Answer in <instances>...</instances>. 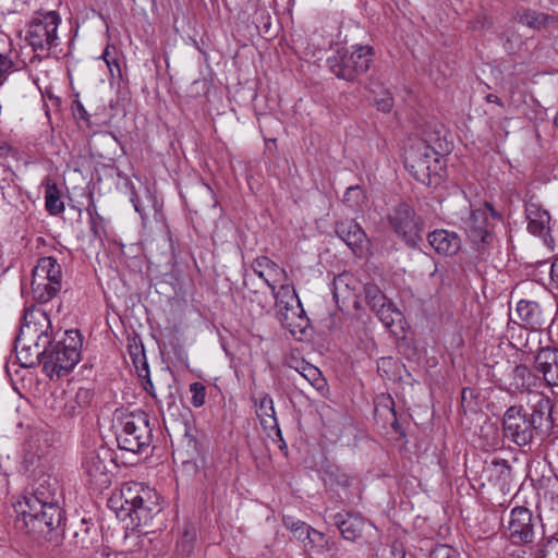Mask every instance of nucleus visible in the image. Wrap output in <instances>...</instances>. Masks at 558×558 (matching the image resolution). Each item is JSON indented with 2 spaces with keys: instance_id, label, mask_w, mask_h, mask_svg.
Masks as SVG:
<instances>
[{
  "instance_id": "e433bc0d",
  "label": "nucleus",
  "mask_w": 558,
  "mask_h": 558,
  "mask_svg": "<svg viewBox=\"0 0 558 558\" xmlns=\"http://www.w3.org/2000/svg\"><path fill=\"white\" fill-rule=\"evenodd\" d=\"M542 558H558V538L548 539L544 544Z\"/></svg>"
},
{
  "instance_id": "39448f33",
  "label": "nucleus",
  "mask_w": 558,
  "mask_h": 558,
  "mask_svg": "<svg viewBox=\"0 0 558 558\" xmlns=\"http://www.w3.org/2000/svg\"><path fill=\"white\" fill-rule=\"evenodd\" d=\"M274 296L280 323L293 336L303 335L308 326V319L294 288L291 284H281L280 289L274 292Z\"/></svg>"
},
{
  "instance_id": "de8ad7c7",
  "label": "nucleus",
  "mask_w": 558,
  "mask_h": 558,
  "mask_svg": "<svg viewBox=\"0 0 558 558\" xmlns=\"http://www.w3.org/2000/svg\"><path fill=\"white\" fill-rule=\"evenodd\" d=\"M117 66L118 68V62L116 59H110V68H109V71L112 73V66Z\"/></svg>"
},
{
  "instance_id": "1a4fd4ad",
  "label": "nucleus",
  "mask_w": 558,
  "mask_h": 558,
  "mask_svg": "<svg viewBox=\"0 0 558 558\" xmlns=\"http://www.w3.org/2000/svg\"><path fill=\"white\" fill-rule=\"evenodd\" d=\"M61 22L56 11L37 12L28 23L26 40L34 51H48L56 45Z\"/></svg>"
},
{
  "instance_id": "4468645a",
  "label": "nucleus",
  "mask_w": 558,
  "mask_h": 558,
  "mask_svg": "<svg viewBox=\"0 0 558 558\" xmlns=\"http://www.w3.org/2000/svg\"><path fill=\"white\" fill-rule=\"evenodd\" d=\"M504 430L506 436L517 445L524 446L533 439L531 423L521 407H511L504 416Z\"/></svg>"
},
{
  "instance_id": "dca6fc26",
  "label": "nucleus",
  "mask_w": 558,
  "mask_h": 558,
  "mask_svg": "<svg viewBox=\"0 0 558 558\" xmlns=\"http://www.w3.org/2000/svg\"><path fill=\"white\" fill-rule=\"evenodd\" d=\"M336 233L356 256H363L366 253L368 244L366 233L353 220L338 222Z\"/></svg>"
},
{
  "instance_id": "2f4dec72",
  "label": "nucleus",
  "mask_w": 558,
  "mask_h": 558,
  "mask_svg": "<svg viewBox=\"0 0 558 558\" xmlns=\"http://www.w3.org/2000/svg\"><path fill=\"white\" fill-rule=\"evenodd\" d=\"M191 403L195 408H201L206 401V388L202 383H193L190 385Z\"/></svg>"
},
{
  "instance_id": "bb28decb",
  "label": "nucleus",
  "mask_w": 558,
  "mask_h": 558,
  "mask_svg": "<svg viewBox=\"0 0 558 558\" xmlns=\"http://www.w3.org/2000/svg\"><path fill=\"white\" fill-rule=\"evenodd\" d=\"M45 205L51 215H59L64 210V204L61 201L60 191L56 183L50 180L45 181Z\"/></svg>"
},
{
  "instance_id": "7c9ffc66",
  "label": "nucleus",
  "mask_w": 558,
  "mask_h": 558,
  "mask_svg": "<svg viewBox=\"0 0 558 558\" xmlns=\"http://www.w3.org/2000/svg\"><path fill=\"white\" fill-rule=\"evenodd\" d=\"M365 195L363 190L359 186H350L347 189L343 201L351 208H356L364 201Z\"/></svg>"
},
{
  "instance_id": "b1692460",
  "label": "nucleus",
  "mask_w": 558,
  "mask_h": 558,
  "mask_svg": "<svg viewBox=\"0 0 558 558\" xmlns=\"http://www.w3.org/2000/svg\"><path fill=\"white\" fill-rule=\"evenodd\" d=\"M255 404L257 407L256 413L260 420V424L264 426L265 429H277L278 423L275 415V408H274V401L268 395H262L259 398L255 401Z\"/></svg>"
},
{
  "instance_id": "a19ab883",
  "label": "nucleus",
  "mask_w": 558,
  "mask_h": 558,
  "mask_svg": "<svg viewBox=\"0 0 558 558\" xmlns=\"http://www.w3.org/2000/svg\"><path fill=\"white\" fill-rule=\"evenodd\" d=\"M550 286L558 290V255L554 258L550 267Z\"/></svg>"
},
{
  "instance_id": "a18cd8bd",
  "label": "nucleus",
  "mask_w": 558,
  "mask_h": 558,
  "mask_svg": "<svg viewBox=\"0 0 558 558\" xmlns=\"http://www.w3.org/2000/svg\"><path fill=\"white\" fill-rule=\"evenodd\" d=\"M109 46L106 48V50L104 51L101 58L104 59V61L107 63V66L110 68V51H109Z\"/></svg>"
},
{
  "instance_id": "ddd939ff",
  "label": "nucleus",
  "mask_w": 558,
  "mask_h": 558,
  "mask_svg": "<svg viewBox=\"0 0 558 558\" xmlns=\"http://www.w3.org/2000/svg\"><path fill=\"white\" fill-rule=\"evenodd\" d=\"M495 218L494 210L487 205L473 209L463 220V227L475 244H487L492 241L490 220Z\"/></svg>"
},
{
  "instance_id": "6ab92c4d",
  "label": "nucleus",
  "mask_w": 558,
  "mask_h": 558,
  "mask_svg": "<svg viewBox=\"0 0 558 558\" xmlns=\"http://www.w3.org/2000/svg\"><path fill=\"white\" fill-rule=\"evenodd\" d=\"M535 368L548 386L558 387V350L542 349L535 359Z\"/></svg>"
},
{
  "instance_id": "4be33fe9",
  "label": "nucleus",
  "mask_w": 558,
  "mask_h": 558,
  "mask_svg": "<svg viewBox=\"0 0 558 558\" xmlns=\"http://www.w3.org/2000/svg\"><path fill=\"white\" fill-rule=\"evenodd\" d=\"M335 523L340 530L342 537L352 542L362 536V532L365 525V522L362 518L350 514L343 517L341 513L335 515Z\"/></svg>"
},
{
  "instance_id": "c9c22d12",
  "label": "nucleus",
  "mask_w": 558,
  "mask_h": 558,
  "mask_svg": "<svg viewBox=\"0 0 558 558\" xmlns=\"http://www.w3.org/2000/svg\"><path fill=\"white\" fill-rule=\"evenodd\" d=\"M15 349L17 351V356L22 361V364L25 366H33L35 362H39L36 357L33 355V350H23L21 345H19V336L15 340Z\"/></svg>"
},
{
  "instance_id": "f257e3e1",
  "label": "nucleus",
  "mask_w": 558,
  "mask_h": 558,
  "mask_svg": "<svg viewBox=\"0 0 558 558\" xmlns=\"http://www.w3.org/2000/svg\"><path fill=\"white\" fill-rule=\"evenodd\" d=\"M49 316L39 308L25 312L19 332V345L33 350L44 373L53 378L70 372L80 361L82 340L77 330H66L61 340L51 343Z\"/></svg>"
},
{
  "instance_id": "6e6552de",
  "label": "nucleus",
  "mask_w": 558,
  "mask_h": 558,
  "mask_svg": "<svg viewBox=\"0 0 558 558\" xmlns=\"http://www.w3.org/2000/svg\"><path fill=\"white\" fill-rule=\"evenodd\" d=\"M62 271L56 258L47 256L40 258L32 278V291L39 302H48L61 289Z\"/></svg>"
},
{
  "instance_id": "5701e85b",
  "label": "nucleus",
  "mask_w": 558,
  "mask_h": 558,
  "mask_svg": "<svg viewBox=\"0 0 558 558\" xmlns=\"http://www.w3.org/2000/svg\"><path fill=\"white\" fill-rule=\"evenodd\" d=\"M304 548L307 551L314 553H331L333 556L338 551V546L336 542L331 538L327 537L324 533L311 527V531L307 532V539L304 544Z\"/></svg>"
},
{
  "instance_id": "ea45409f",
  "label": "nucleus",
  "mask_w": 558,
  "mask_h": 558,
  "mask_svg": "<svg viewBox=\"0 0 558 558\" xmlns=\"http://www.w3.org/2000/svg\"><path fill=\"white\" fill-rule=\"evenodd\" d=\"M75 398L80 405H86L90 402L93 395L90 390L81 388L77 390Z\"/></svg>"
},
{
  "instance_id": "423d86ee",
  "label": "nucleus",
  "mask_w": 558,
  "mask_h": 558,
  "mask_svg": "<svg viewBox=\"0 0 558 558\" xmlns=\"http://www.w3.org/2000/svg\"><path fill=\"white\" fill-rule=\"evenodd\" d=\"M153 434L148 417L143 412L126 414L117 434L118 446L122 450L140 452L151 442Z\"/></svg>"
},
{
  "instance_id": "37998d69",
  "label": "nucleus",
  "mask_w": 558,
  "mask_h": 558,
  "mask_svg": "<svg viewBox=\"0 0 558 558\" xmlns=\"http://www.w3.org/2000/svg\"><path fill=\"white\" fill-rule=\"evenodd\" d=\"M284 526L290 530L292 533L298 530L299 527H302L305 522L300 520H294L290 517L283 519Z\"/></svg>"
},
{
  "instance_id": "f3484780",
  "label": "nucleus",
  "mask_w": 558,
  "mask_h": 558,
  "mask_svg": "<svg viewBox=\"0 0 558 558\" xmlns=\"http://www.w3.org/2000/svg\"><path fill=\"white\" fill-rule=\"evenodd\" d=\"M363 286L361 281L350 272H343L333 279V298L337 303H352L355 307L359 304L357 296Z\"/></svg>"
},
{
  "instance_id": "49530a36",
  "label": "nucleus",
  "mask_w": 558,
  "mask_h": 558,
  "mask_svg": "<svg viewBox=\"0 0 558 558\" xmlns=\"http://www.w3.org/2000/svg\"><path fill=\"white\" fill-rule=\"evenodd\" d=\"M145 389L151 395L155 397V392H154V385L153 383L150 381V379H148L145 384Z\"/></svg>"
},
{
  "instance_id": "c85d7f7f",
  "label": "nucleus",
  "mask_w": 558,
  "mask_h": 558,
  "mask_svg": "<svg viewBox=\"0 0 558 558\" xmlns=\"http://www.w3.org/2000/svg\"><path fill=\"white\" fill-rule=\"evenodd\" d=\"M512 386L515 389H529L533 385L531 371L524 365H517L512 371Z\"/></svg>"
},
{
  "instance_id": "9d476101",
  "label": "nucleus",
  "mask_w": 558,
  "mask_h": 558,
  "mask_svg": "<svg viewBox=\"0 0 558 558\" xmlns=\"http://www.w3.org/2000/svg\"><path fill=\"white\" fill-rule=\"evenodd\" d=\"M388 221L395 233L407 244L414 246L421 240L423 221L410 205H397L388 215Z\"/></svg>"
},
{
  "instance_id": "0eeeda50",
  "label": "nucleus",
  "mask_w": 558,
  "mask_h": 558,
  "mask_svg": "<svg viewBox=\"0 0 558 558\" xmlns=\"http://www.w3.org/2000/svg\"><path fill=\"white\" fill-rule=\"evenodd\" d=\"M372 53L368 46H353L352 50L339 49L335 56L328 58V64L339 78L352 81L368 70Z\"/></svg>"
},
{
  "instance_id": "72a5a7b5",
  "label": "nucleus",
  "mask_w": 558,
  "mask_h": 558,
  "mask_svg": "<svg viewBox=\"0 0 558 558\" xmlns=\"http://www.w3.org/2000/svg\"><path fill=\"white\" fill-rule=\"evenodd\" d=\"M363 289L365 291V298L372 310H376L378 304H381L386 299V296L375 286L363 287Z\"/></svg>"
},
{
  "instance_id": "79ce46f5",
  "label": "nucleus",
  "mask_w": 558,
  "mask_h": 558,
  "mask_svg": "<svg viewBox=\"0 0 558 558\" xmlns=\"http://www.w3.org/2000/svg\"><path fill=\"white\" fill-rule=\"evenodd\" d=\"M311 525L305 523L302 527H299L292 534L296 539L301 541L304 545L307 539V532L311 531Z\"/></svg>"
},
{
  "instance_id": "20e7f679",
  "label": "nucleus",
  "mask_w": 558,
  "mask_h": 558,
  "mask_svg": "<svg viewBox=\"0 0 558 558\" xmlns=\"http://www.w3.org/2000/svg\"><path fill=\"white\" fill-rule=\"evenodd\" d=\"M404 163L416 181L427 186L440 183L446 167L442 155L425 141H414L404 151Z\"/></svg>"
},
{
  "instance_id": "aec40b11",
  "label": "nucleus",
  "mask_w": 558,
  "mask_h": 558,
  "mask_svg": "<svg viewBox=\"0 0 558 558\" xmlns=\"http://www.w3.org/2000/svg\"><path fill=\"white\" fill-rule=\"evenodd\" d=\"M428 242L435 252L442 256H453L461 248L460 236L456 232L445 229L429 233Z\"/></svg>"
},
{
  "instance_id": "58836bf2",
  "label": "nucleus",
  "mask_w": 558,
  "mask_h": 558,
  "mask_svg": "<svg viewBox=\"0 0 558 558\" xmlns=\"http://www.w3.org/2000/svg\"><path fill=\"white\" fill-rule=\"evenodd\" d=\"M378 110L383 112H389L392 109L393 100L389 93H386L385 96L375 101Z\"/></svg>"
},
{
  "instance_id": "cd10ccee",
  "label": "nucleus",
  "mask_w": 558,
  "mask_h": 558,
  "mask_svg": "<svg viewBox=\"0 0 558 558\" xmlns=\"http://www.w3.org/2000/svg\"><path fill=\"white\" fill-rule=\"evenodd\" d=\"M300 377L306 380L312 387H314L317 391L323 392L327 383L324 378L322 372L316 366L303 363L300 368H296Z\"/></svg>"
},
{
  "instance_id": "f8f14e48",
  "label": "nucleus",
  "mask_w": 558,
  "mask_h": 558,
  "mask_svg": "<svg viewBox=\"0 0 558 558\" xmlns=\"http://www.w3.org/2000/svg\"><path fill=\"white\" fill-rule=\"evenodd\" d=\"M504 527L506 536L515 545L533 541L534 520L532 512L525 507L513 508Z\"/></svg>"
},
{
  "instance_id": "c756f323",
  "label": "nucleus",
  "mask_w": 558,
  "mask_h": 558,
  "mask_svg": "<svg viewBox=\"0 0 558 558\" xmlns=\"http://www.w3.org/2000/svg\"><path fill=\"white\" fill-rule=\"evenodd\" d=\"M546 410H548V400L541 398L529 420L532 430L542 426Z\"/></svg>"
},
{
  "instance_id": "c03bdc74",
  "label": "nucleus",
  "mask_w": 558,
  "mask_h": 558,
  "mask_svg": "<svg viewBox=\"0 0 558 558\" xmlns=\"http://www.w3.org/2000/svg\"><path fill=\"white\" fill-rule=\"evenodd\" d=\"M96 558H117V554L112 553L109 548H102Z\"/></svg>"
},
{
  "instance_id": "a211bd4d",
  "label": "nucleus",
  "mask_w": 558,
  "mask_h": 558,
  "mask_svg": "<svg viewBox=\"0 0 558 558\" xmlns=\"http://www.w3.org/2000/svg\"><path fill=\"white\" fill-rule=\"evenodd\" d=\"M253 271L263 279L272 292H276L277 287L288 284L287 272L283 268L279 267L276 263L266 256L257 257L252 264Z\"/></svg>"
},
{
  "instance_id": "412c9836",
  "label": "nucleus",
  "mask_w": 558,
  "mask_h": 558,
  "mask_svg": "<svg viewBox=\"0 0 558 558\" xmlns=\"http://www.w3.org/2000/svg\"><path fill=\"white\" fill-rule=\"evenodd\" d=\"M515 313L526 329L538 330L545 323L543 312L536 302L521 300L517 304Z\"/></svg>"
},
{
  "instance_id": "4c0bfd02",
  "label": "nucleus",
  "mask_w": 558,
  "mask_h": 558,
  "mask_svg": "<svg viewBox=\"0 0 558 558\" xmlns=\"http://www.w3.org/2000/svg\"><path fill=\"white\" fill-rule=\"evenodd\" d=\"M454 549L448 545H437L430 553V558H454Z\"/></svg>"
},
{
  "instance_id": "9b49d317",
  "label": "nucleus",
  "mask_w": 558,
  "mask_h": 558,
  "mask_svg": "<svg viewBox=\"0 0 558 558\" xmlns=\"http://www.w3.org/2000/svg\"><path fill=\"white\" fill-rule=\"evenodd\" d=\"M113 459L107 448L87 451L83 458L82 468L88 482L99 488L107 487L111 482L109 465Z\"/></svg>"
},
{
  "instance_id": "f704fd0d",
  "label": "nucleus",
  "mask_w": 558,
  "mask_h": 558,
  "mask_svg": "<svg viewBox=\"0 0 558 558\" xmlns=\"http://www.w3.org/2000/svg\"><path fill=\"white\" fill-rule=\"evenodd\" d=\"M196 538V533L193 529H185L181 539L178 543L179 548L183 554H189L192 550V545Z\"/></svg>"
},
{
  "instance_id": "2eb2a0df",
  "label": "nucleus",
  "mask_w": 558,
  "mask_h": 558,
  "mask_svg": "<svg viewBox=\"0 0 558 558\" xmlns=\"http://www.w3.org/2000/svg\"><path fill=\"white\" fill-rule=\"evenodd\" d=\"M525 218L530 233L543 239L545 245L554 248V239L550 235V215L541 204L529 201L525 205Z\"/></svg>"
},
{
  "instance_id": "7ed1b4c3",
  "label": "nucleus",
  "mask_w": 558,
  "mask_h": 558,
  "mask_svg": "<svg viewBox=\"0 0 558 558\" xmlns=\"http://www.w3.org/2000/svg\"><path fill=\"white\" fill-rule=\"evenodd\" d=\"M159 494L137 482L124 483L108 499L109 509L121 520H131L134 527L147 526L160 512Z\"/></svg>"
},
{
  "instance_id": "f03ea898",
  "label": "nucleus",
  "mask_w": 558,
  "mask_h": 558,
  "mask_svg": "<svg viewBox=\"0 0 558 558\" xmlns=\"http://www.w3.org/2000/svg\"><path fill=\"white\" fill-rule=\"evenodd\" d=\"M58 483L51 476H41L32 492L15 506L16 524L26 533L46 534L62 522V509L57 500Z\"/></svg>"
},
{
  "instance_id": "473e14b6",
  "label": "nucleus",
  "mask_w": 558,
  "mask_h": 558,
  "mask_svg": "<svg viewBox=\"0 0 558 558\" xmlns=\"http://www.w3.org/2000/svg\"><path fill=\"white\" fill-rule=\"evenodd\" d=\"M17 70L16 62L11 58L10 54L0 52V84L7 78V76Z\"/></svg>"
},
{
  "instance_id": "393cba45",
  "label": "nucleus",
  "mask_w": 558,
  "mask_h": 558,
  "mask_svg": "<svg viewBox=\"0 0 558 558\" xmlns=\"http://www.w3.org/2000/svg\"><path fill=\"white\" fill-rule=\"evenodd\" d=\"M517 21L533 29H541L554 22V17L532 10H523L517 13Z\"/></svg>"
},
{
  "instance_id": "a878e982",
  "label": "nucleus",
  "mask_w": 558,
  "mask_h": 558,
  "mask_svg": "<svg viewBox=\"0 0 558 558\" xmlns=\"http://www.w3.org/2000/svg\"><path fill=\"white\" fill-rule=\"evenodd\" d=\"M379 320L385 325V327L391 329L395 325L401 324L402 322V313L397 310L391 302L383 301V303L378 304L376 310H373Z\"/></svg>"
}]
</instances>
